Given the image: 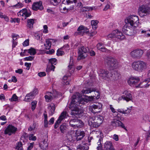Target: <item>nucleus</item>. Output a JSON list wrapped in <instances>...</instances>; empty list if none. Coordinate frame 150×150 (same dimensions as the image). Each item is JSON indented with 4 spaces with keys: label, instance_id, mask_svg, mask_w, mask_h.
<instances>
[{
    "label": "nucleus",
    "instance_id": "obj_1",
    "mask_svg": "<svg viewBox=\"0 0 150 150\" xmlns=\"http://www.w3.org/2000/svg\"><path fill=\"white\" fill-rule=\"evenodd\" d=\"M74 105V104L71 103L69 107L71 111V115L75 116L70 120L69 124L71 127L76 129L83 127L84 123L81 120L78 118L81 116V113L80 112L78 108Z\"/></svg>",
    "mask_w": 150,
    "mask_h": 150
},
{
    "label": "nucleus",
    "instance_id": "obj_2",
    "mask_svg": "<svg viewBox=\"0 0 150 150\" xmlns=\"http://www.w3.org/2000/svg\"><path fill=\"white\" fill-rule=\"evenodd\" d=\"M96 140H98L97 143L98 146H97V150H115L112 142L110 141H106L104 144L103 149H102V144L101 142L102 138L100 136L97 137Z\"/></svg>",
    "mask_w": 150,
    "mask_h": 150
},
{
    "label": "nucleus",
    "instance_id": "obj_3",
    "mask_svg": "<svg viewBox=\"0 0 150 150\" xmlns=\"http://www.w3.org/2000/svg\"><path fill=\"white\" fill-rule=\"evenodd\" d=\"M103 120V117L100 115L90 117L89 118L88 123L91 127L96 128L98 127L102 123Z\"/></svg>",
    "mask_w": 150,
    "mask_h": 150
},
{
    "label": "nucleus",
    "instance_id": "obj_4",
    "mask_svg": "<svg viewBox=\"0 0 150 150\" xmlns=\"http://www.w3.org/2000/svg\"><path fill=\"white\" fill-rule=\"evenodd\" d=\"M125 22L127 25H130L132 28H136L138 26L139 23L138 17L136 16H129L126 18Z\"/></svg>",
    "mask_w": 150,
    "mask_h": 150
},
{
    "label": "nucleus",
    "instance_id": "obj_5",
    "mask_svg": "<svg viewBox=\"0 0 150 150\" xmlns=\"http://www.w3.org/2000/svg\"><path fill=\"white\" fill-rule=\"evenodd\" d=\"M132 67L133 69L139 72H142L147 67L146 63L141 61H137L132 63Z\"/></svg>",
    "mask_w": 150,
    "mask_h": 150
},
{
    "label": "nucleus",
    "instance_id": "obj_6",
    "mask_svg": "<svg viewBox=\"0 0 150 150\" xmlns=\"http://www.w3.org/2000/svg\"><path fill=\"white\" fill-rule=\"evenodd\" d=\"M105 65H107L111 69H116L118 67L117 60L111 56L107 57L105 59Z\"/></svg>",
    "mask_w": 150,
    "mask_h": 150
},
{
    "label": "nucleus",
    "instance_id": "obj_7",
    "mask_svg": "<svg viewBox=\"0 0 150 150\" xmlns=\"http://www.w3.org/2000/svg\"><path fill=\"white\" fill-rule=\"evenodd\" d=\"M108 39H112L115 38L117 40H122L124 39L125 37L122 33L117 30H113L108 35Z\"/></svg>",
    "mask_w": 150,
    "mask_h": 150
},
{
    "label": "nucleus",
    "instance_id": "obj_8",
    "mask_svg": "<svg viewBox=\"0 0 150 150\" xmlns=\"http://www.w3.org/2000/svg\"><path fill=\"white\" fill-rule=\"evenodd\" d=\"M136 28H133L131 26L126 24L122 29V31L123 33L127 35L132 36L135 34L137 33Z\"/></svg>",
    "mask_w": 150,
    "mask_h": 150
},
{
    "label": "nucleus",
    "instance_id": "obj_9",
    "mask_svg": "<svg viewBox=\"0 0 150 150\" xmlns=\"http://www.w3.org/2000/svg\"><path fill=\"white\" fill-rule=\"evenodd\" d=\"M118 115V114L117 115V118L114 119L111 122L112 125L113 127H120L125 129L124 124L120 120H122L123 118L122 117H119Z\"/></svg>",
    "mask_w": 150,
    "mask_h": 150
},
{
    "label": "nucleus",
    "instance_id": "obj_10",
    "mask_svg": "<svg viewBox=\"0 0 150 150\" xmlns=\"http://www.w3.org/2000/svg\"><path fill=\"white\" fill-rule=\"evenodd\" d=\"M88 48L87 49L83 46L79 47L78 53L79 57H80L81 59H84L87 56L86 53L88 51Z\"/></svg>",
    "mask_w": 150,
    "mask_h": 150
},
{
    "label": "nucleus",
    "instance_id": "obj_11",
    "mask_svg": "<svg viewBox=\"0 0 150 150\" xmlns=\"http://www.w3.org/2000/svg\"><path fill=\"white\" fill-rule=\"evenodd\" d=\"M143 53L144 52L142 50L137 49L132 51L130 54L133 58L139 59L141 57Z\"/></svg>",
    "mask_w": 150,
    "mask_h": 150
},
{
    "label": "nucleus",
    "instance_id": "obj_12",
    "mask_svg": "<svg viewBox=\"0 0 150 150\" xmlns=\"http://www.w3.org/2000/svg\"><path fill=\"white\" fill-rule=\"evenodd\" d=\"M18 16L22 17V20H24L27 17L30 16L31 15V13L30 11H28L26 8L23 9L18 13Z\"/></svg>",
    "mask_w": 150,
    "mask_h": 150
},
{
    "label": "nucleus",
    "instance_id": "obj_13",
    "mask_svg": "<svg viewBox=\"0 0 150 150\" xmlns=\"http://www.w3.org/2000/svg\"><path fill=\"white\" fill-rule=\"evenodd\" d=\"M99 74L102 78L107 80L110 78V76L111 74L107 70L103 69H100Z\"/></svg>",
    "mask_w": 150,
    "mask_h": 150
},
{
    "label": "nucleus",
    "instance_id": "obj_14",
    "mask_svg": "<svg viewBox=\"0 0 150 150\" xmlns=\"http://www.w3.org/2000/svg\"><path fill=\"white\" fill-rule=\"evenodd\" d=\"M38 93L37 89L35 88H34L32 92L26 95L24 100L27 102L30 101L31 100L34 98L35 96Z\"/></svg>",
    "mask_w": 150,
    "mask_h": 150
},
{
    "label": "nucleus",
    "instance_id": "obj_15",
    "mask_svg": "<svg viewBox=\"0 0 150 150\" xmlns=\"http://www.w3.org/2000/svg\"><path fill=\"white\" fill-rule=\"evenodd\" d=\"M68 116L67 113L66 111L64 110L61 114L59 118L56 122L54 125V128L55 129L57 128L58 126V125L60 123L61 121L65 118H66Z\"/></svg>",
    "mask_w": 150,
    "mask_h": 150
},
{
    "label": "nucleus",
    "instance_id": "obj_16",
    "mask_svg": "<svg viewBox=\"0 0 150 150\" xmlns=\"http://www.w3.org/2000/svg\"><path fill=\"white\" fill-rule=\"evenodd\" d=\"M17 130V128L12 125H9L4 131V134L11 135L12 134H14Z\"/></svg>",
    "mask_w": 150,
    "mask_h": 150
},
{
    "label": "nucleus",
    "instance_id": "obj_17",
    "mask_svg": "<svg viewBox=\"0 0 150 150\" xmlns=\"http://www.w3.org/2000/svg\"><path fill=\"white\" fill-rule=\"evenodd\" d=\"M140 80V78L138 77H132L128 80L127 82L129 85L133 86H136Z\"/></svg>",
    "mask_w": 150,
    "mask_h": 150
},
{
    "label": "nucleus",
    "instance_id": "obj_18",
    "mask_svg": "<svg viewBox=\"0 0 150 150\" xmlns=\"http://www.w3.org/2000/svg\"><path fill=\"white\" fill-rule=\"evenodd\" d=\"M92 91L96 92V93L97 94V96H96V94H95V96L93 95V96H91V99H93V97H95L97 98H99L100 94L99 92L96 91V89L94 88H88L86 90L83 89L82 91V93L83 94H87L91 93Z\"/></svg>",
    "mask_w": 150,
    "mask_h": 150
},
{
    "label": "nucleus",
    "instance_id": "obj_19",
    "mask_svg": "<svg viewBox=\"0 0 150 150\" xmlns=\"http://www.w3.org/2000/svg\"><path fill=\"white\" fill-rule=\"evenodd\" d=\"M58 93L56 91H53L52 93H48V94L45 96L46 101L47 102L50 101L54 98L56 97Z\"/></svg>",
    "mask_w": 150,
    "mask_h": 150
},
{
    "label": "nucleus",
    "instance_id": "obj_20",
    "mask_svg": "<svg viewBox=\"0 0 150 150\" xmlns=\"http://www.w3.org/2000/svg\"><path fill=\"white\" fill-rule=\"evenodd\" d=\"M43 8L42 3L41 1L34 2L32 5V8L35 11H37L38 10H42Z\"/></svg>",
    "mask_w": 150,
    "mask_h": 150
},
{
    "label": "nucleus",
    "instance_id": "obj_21",
    "mask_svg": "<svg viewBox=\"0 0 150 150\" xmlns=\"http://www.w3.org/2000/svg\"><path fill=\"white\" fill-rule=\"evenodd\" d=\"M101 107V105L100 106V105L93 104L89 107V110L92 113H96L100 112V109Z\"/></svg>",
    "mask_w": 150,
    "mask_h": 150
},
{
    "label": "nucleus",
    "instance_id": "obj_22",
    "mask_svg": "<svg viewBox=\"0 0 150 150\" xmlns=\"http://www.w3.org/2000/svg\"><path fill=\"white\" fill-rule=\"evenodd\" d=\"M82 95L78 92H76L75 93L73 96L72 97V102L70 103V105L72 103L74 104V106H75L76 107L77 106L74 103V102H78L79 100L80 99V98L81 97Z\"/></svg>",
    "mask_w": 150,
    "mask_h": 150
},
{
    "label": "nucleus",
    "instance_id": "obj_23",
    "mask_svg": "<svg viewBox=\"0 0 150 150\" xmlns=\"http://www.w3.org/2000/svg\"><path fill=\"white\" fill-rule=\"evenodd\" d=\"M110 77L112 79V81H117L120 78V74L118 71H114L111 74Z\"/></svg>",
    "mask_w": 150,
    "mask_h": 150
},
{
    "label": "nucleus",
    "instance_id": "obj_24",
    "mask_svg": "<svg viewBox=\"0 0 150 150\" xmlns=\"http://www.w3.org/2000/svg\"><path fill=\"white\" fill-rule=\"evenodd\" d=\"M85 135V133L83 131L77 130L76 132V140L77 141L81 140Z\"/></svg>",
    "mask_w": 150,
    "mask_h": 150
},
{
    "label": "nucleus",
    "instance_id": "obj_25",
    "mask_svg": "<svg viewBox=\"0 0 150 150\" xmlns=\"http://www.w3.org/2000/svg\"><path fill=\"white\" fill-rule=\"evenodd\" d=\"M88 146L87 143L83 142V143L79 144L77 147V150H88Z\"/></svg>",
    "mask_w": 150,
    "mask_h": 150
},
{
    "label": "nucleus",
    "instance_id": "obj_26",
    "mask_svg": "<svg viewBox=\"0 0 150 150\" xmlns=\"http://www.w3.org/2000/svg\"><path fill=\"white\" fill-rule=\"evenodd\" d=\"M147 81H148V79L147 80H145L144 81L140 82L138 85H137V86H136V88H148L149 86V84H148Z\"/></svg>",
    "mask_w": 150,
    "mask_h": 150
},
{
    "label": "nucleus",
    "instance_id": "obj_27",
    "mask_svg": "<svg viewBox=\"0 0 150 150\" xmlns=\"http://www.w3.org/2000/svg\"><path fill=\"white\" fill-rule=\"evenodd\" d=\"M77 2V0H73V1H71L68 0L67 1V5L69 7L68 8L67 10H69V11L72 10L74 9V5L73 4V3L75 4Z\"/></svg>",
    "mask_w": 150,
    "mask_h": 150
},
{
    "label": "nucleus",
    "instance_id": "obj_28",
    "mask_svg": "<svg viewBox=\"0 0 150 150\" xmlns=\"http://www.w3.org/2000/svg\"><path fill=\"white\" fill-rule=\"evenodd\" d=\"M122 98L127 101L132 100V98L131 94L129 93H125V95L122 96Z\"/></svg>",
    "mask_w": 150,
    "mask_h": 150
},
{
    "label": "nucleus",
    "instance_id": "obj_29",
    "mask_svg": "<svg viewBox=\"0 0 150 150\" xmlns=\"http://www.w3.org/2000/svg\"><path fill=\"white\" fill-rule=\"evenodd\" d=\"M34 23V19H29L27 20V26L30 29L33 27V24Z\"/></svg>",
    "mask_w": 150,
    "mask_h": 150
},
{
    "label": "nucleus",
    "instance_id": "obj_30",
    "mask_svg": "<svg viewBox=\"0 0 150 150\" xmlns=\"http://www.w3.org/2000/svg\"><path fill=\"white\" fill-rule=\"evenodd\" d=\"M44 45L46 49L49 50L50 48L51 45V42L49 39L46 40V42Z\"/></svg>",
    "mask_w": 150,
    "mask_h": 150
},
{
    "label": "nucleus",
    "instance_id": "obj_31",
    "mask_svg": "<svg viewBox=\"0 0 150 150\" xmlns=\"http://www.w3.org/2000/svg\"><path fill=\"white\" fill-rule=\"evenodd\" d=\"M47 112L46 111L44 112L43 115L44 117V126L45 127H48L47 116L46 114Z\"/></svg>",
    "mask_w": 150,
    "mask_h": 150
},
{
    "label": "nucleus",
    "instance_id": "obj_32",
    "mask_svg": "<svg viewBox=\"0 0 150 150\" xmlns=\"http://www.w3.org/2000/svg\"><path fill=\"white\" fill-rule=\"evenodd\" d=\"M98 21L97 20H93L91 21V25L93 29L96 30L97 27Z\"/></svg>",
    "mask_w": 150,
    "mask_h": 150
},
{
    "label": "nucleus",
    "instance_id": "obj_33",
    "mask_svg": "<svg viewBox=\"0 0 150 150\" xmlns=\"http://www.w3.org/2000/svg\"><path fill=\"white\" fill-rule=\"evenodd\" d=\"M149 31V30L147 31ZM146 30H143L142 29H140L139 30V33L140 34H142V35L145 37H150V34L149 33H147Z\"/></svg>",
    "mask_w": 150,
    "mask_h": 150
},
{
    "label": "nucleus",
    "instance_id": "obj_34",
    "mask_svg": "<svg viewBox=\"0 0 150 150\" xmlns=\"http://www.w3.org/2000/svg\"><path fill=\"white\" fill-rule=\"evenodd\" d=\"M28 51V52L31 55H34L36 53V50L35 49L31 47L28 50H24V52L27 51Z\"/></svg>",
    "mask_w": 150,
    "mask_h": 150
},
{
    "label": "nucleus",
    "instance_id": "obj_35",
    "mask_svg": "<svg viewBox=\"0 0 150 150\" xmlns=\"http://www.w3.org/2000/svg\"><path fill=\"white\" fill-rule=\"evenodd\" d=\"M50 107L51 108L49 111V114L50 115H52L54 113L55 109V105L54 104H52L50 106Z\"/></svg>",
    "mask_w": 150,
    "mask_h": 150
},
{
    "label": "nucleus",
    "instance_id": "obj_36",
    "mask_svg": "<svg viewBox=\"0 0 150 150\" xmlns=\"http://www.w3.org/2000/svg\"><path fill=\"white\" fill-rule=\"evenodd\" d=\"M67 127L65 124H62L60 127V129L61 132L62 133H64L66 130Z\"/></svg>",
    "mask_w": 150,
    "mask_h": 150
},
{
    "label": "nucleus",
    "instance_id": "obj_37",
    "mask_svg": "<svg viewBox=\"0 0 150 150\" xmlns=\"http://www.w3.org/2000/svg\"><path fill=\"white\" fill-rule=\"evenodd\" d=\"M55 68V67L53 65H49L47 67L46 69V71L49 72L51 71H54Z\"/></svg>",
    "mask_w": 150,
    "mask_h": 150
},
{
    "label": "nucleus",
    "instance_id": "obj_38",
    "mask_svg": "<svg viewBox=\"0 0 150 150\" xmlns=\"http://www.w3.org/2000/svg\"><path fill=\"white\" fill-rule=\"evenodd\" d=\"M93 9V8L92 7H83L81 9V10L82 12H85L88 11H92Z\"/></svg>",
    "mask_w": 150,
    "mask_h": 150
},
{
    "label": "nucleus",
    "instance_id": "obj_39",
    "mask_svg": "<svg viewBox=\"0 0 150 150\" xmlns=\"http://www.w3.org/2000/svg\"><path fill=\"white\" fill-rule=\"evenodd\" d=\"M100 44L97 45V47L98 49L103 52H108L109 51V50L105 48V47H100L99 46H100Z\"/></svg>",
    "mask_w": 150,
    "mask_h": 150
},
{
    "label": "nucleus",
    "instance_id": "obj_40",
    "mask_svg": "<svg viewBox=\"0 0 150 150\" xmlns=\"http://www.w3.org/2000/svg\"><path fill=\"white\" fill-rule=\"evenodd\" d=\"M50 2L54 6H57L60 2V0H50Z\"/></svg>",
    "mask_w": 150,
    "mask_h": 150
},
{
    "label": "nucleus",
    "instance_id": "obj_41",
    "mask_svg": "<svg viewBox=\"0 0 150 150\" xmlns=\"http://www.w3.org/2000/svg\"><path fill=\"white\" fill-rule=\"evenodd\" d=\"M86 27L83 25L80 26L77 29V31H78V34L81 35V32L83 30H85Z\"/></svg>",
    "mask_w": 150,
    "mask_h": 150
},
{
    "label": "nucleus",
    "instance_id": "obj_42",
    "mask_svg": "<svg viewBox=\"0 0 150 150\" xmlns=\"http://www.w3.org/2000/svg\"><path fill=\"white\" fill-rule=\"evenodd\" d=\"M73 61L74 60L73 57H70L69 64V65L68 66V67L69 68L71 69V66L74 65V63Z\"/></svg>",
    "mask_w": 150,
    "mask_h": 150
},
{
    "label": "nucleus",
    "instance_id": "obj_43",
    "mask_svg": "<svg viewBox=\"0 0 150 150\" xmlns=\"http://www.w3.org/2000/svg\"><path fill=\"white\" fill-rule=\"evenodd\" d=\"M128 109V108H127V110H124L123 109H118L117 110L118 112H120L121 113H123L124 114H128L131 112V110H129L130 111H128V112H126L127 111V110Z\"/></svg>",
    "mask_w": 150,
    "mask_h": 150
},
{
    "label": "nucleus",
    "instance_id": "obj_44",
    "mask_svg": "<svg viewBox=\"0 0 150 150\" xmlns=\"http://www.w3.org/2000/svg\"><path fill=\"white\" fill-rule=\"evenodd\" d=\"M37 103V101H33L31 103V109L32 110H33L35 109Z\"/></svg>",
    "mask_w": 150,
    "mask_h": 150
},
{
    "label": "nucleus",
    "instance_id": "obj_45",
    "mask_svg": "<svg viewBox=\"0 0 150 150\" xmlns=\"http://www.w3.org/2000/svg\"><path fill=\"white\" fill-rule=\"evenodd\" d=\"M60 49H62V50H65L66 51L68 52L69 50V46L67 44H66L62 47Z\"/></svg>",
    "mask_w": 150,
    "mask_h": 150
},
{
    "label": "nucleus",
    "instance_id": "obj_46",
    "mask_svg": "<svg viewBox=\"0 0 150 150\" xmlns=\"http://www.w3.org/2000/svg\"><path fill=\"white\" fill-rule=\"evenodd\" d=\"M57 59L55 58H51L49 59V62L51 63L50 65H55L57 63Z\"/></svg>",
    "mask_w": 150,
    "mask_h": 150
},
{
    "label": "nucleus",
    "instance_id": "obj_47",
    "mask_svg": "<svg viewBox=\"0 0 150 150\" xmlns=\"http://www.w3.org/2000/svg\"><path fill=\"white\" fill-rule=\"evenodd\" d=\"M9 100L11 101H16L18 100V97L15 94H14L13 95L12 98H11L9 99Z\"/></svg>",
    "mask_w": 150,
    "mask_h": 150
},
{
    "label": "nucleus",
    "instance_id": "obj_48",
    "mask_svg": "<svg viewBox=\"0 0 150 150\" xmlns=\"http://www.w3.org/2000/svg\"><path fill=\"white\" fill-rule=\"evenodd\" d=\"M29 139L30 140L35 141L36 140L37 137L34 136L33 134H31L29 135Z\"/></svg>",
    "mask_w": 150,
    "mask_h": 150
},
{
    "label": "nucleus",
    "instance_id": "obj_49",
    "mask_svg": "<svg viewBox=\"0 0 150 150\" xmlns=\"http://www.w3.org/2000/svg\"><path fill=\"white\" fill-rule=\"evenodd\" d=\"M64 52L60 50H57V56H62L64 54Z\"/></svg>",
    "mask_w": 150,
    "mask_h": 150
},
{
    "label": "nucleus",
    "instance_id": "obj_50",
    "mask_svg": "<svg viewBox=\"0 0 150 150\" xmlns=\"http://www.w3.org/2000/svg\"><path fill=\"white\" fill-rule=\"evenodd\" d=\"M68 8H67L65 7L63 8H62L60 9V11L61 12L63 13H68L69 11L67 10Z\"/></svg>",
    "mask_w": 150,
    "mask_h": 150
},
{
    "label": "nucleus",
    "instance_id": "obj_51",
    "mask_svg": "<svg viewBox=\"0 0 150 150\" xmlns=\"http://www.w3.org/2000/svg\"><path fill=\"white\" fill-rule=\"evenodd\" d=\"M36 124L34 122L32 126H30L28 128V130L30 131H32L33 130H34L35 128Z\"/></svg>",
    "mask_w": 150,
    "mask_h": 150
},
{
    "label": "nucleus",
    "instance_id": "obj_52",
    "mask_svg": "<svg viewBox=\"0 0 150 150\" xmlns=\"http://www.w3.org/2000/svg\"><path fill=\"white\" fill-rule=\"evenodd\" d=\"M34 58V57L30 56L24 58V60L25 61H32L33 60Z\"/></svg>",
    "mask_w": 150,
    "mask_h": 150
},
{
    "label": "nucleus",
    "instance_id": "obj_53",
    "mask_svg": "<svg viewBox=\"0 0 150 150\" xmlns=\"http://www.w3.org/2000/svg\"><path fill=\"white\" fill-rule=\"evenodd\" d=\"M44 30L43 33H48V27L46 25H44L43 26Z\"/></svg>",
    "mask_w": 150,
    "mask_h": 150
},
{
    "label": "nucleus",
    "instance_id": "obj_54",
    "mask_svg": "<svg viewBox=\"0 0 150 150\" xmlns=\"http://www.w3.org/2000/svg\"><path fill=\"white\" fill-rule=\"evenodd\" d=\"M85 29V30L83 29V30L82 31H81V35H83L84 33H87L89 32V30L86 27V28Z\"/></svg>",
    "mask_w": 150,
    "mask_h": 150
},
{
    "label": "nucleus",
    "instance_id": "obj_55",
    "mask_svg": "<svg viewBox=\"0 0 150 150\" xmlns=\"http://www.w3.org/2000/svg\"><path fill=\"white\" fill-rule=\"evenodd\" d=\"M48 144H45L43 145H41V148L43 150H46L48 148Z\"/></svg>",
    "mask_w": 150,
    "mask_h": 150
},
{
    "label": "nucleus",
    "instance_id": "obj_56",
    "mask_svg": "<svg viewBox=\"0 0 150 150\" xmlns=\"http://www.w3.org/2000/svg\"><path fill=\"white\" fill-rule=\"evenodd\" d=\"M23 45L24 46H26L29 45V40L27 39L25 40L23 43Z\"/></svg>",
    "mask_w": 150,
    "mask_h": 150
},
{
    "label": "nucleus",
    "instance_id": "obj_57",
    "mask_svg": "<svg viewBox=\"0 0 150 150\" xmlns=\"http://www.w3.org/2000/svg\"><path fill=\"white\" fill-rule=\"evenodd\" d=\"M31 65V63H28L26 62L25 63V65L26 67V69L28 70L30 69V67Z\"/></svg>",
    "mask_w": 150,
    "mask_h": 150
},
{
    "label": "nucleus",
    "instance_id": "obj_58",
    "mask_svg": "<svg viewBox=\"0 0 150 150\" xmlns=\"http://www.w3.org/2000/svg\"><path fill=\"white\" fill-rule=\"evenodd\" d=\"M23 4L21 3H18L17 4H16L14 5L13 6L15 7H16L17 8H20L21 7H23Z\"/></svg>",
    "mask_w": 150,
    "mask_h": 150
},
{
    "label": "nucleus",
    "instance_id": "obj_59",
    "mask_svg": "<svg viewBox=\"0 0 150 150\" xmlns=\"http://www.w3.org/2000/svg\"><path fill=\"white\" fill-rule=\"evenodd\" d=\"M34 36L35 38L37 40H39L40 39V36L39 34L38 33H35L34 34Z\"/></svg>",
    "mask_w": 150,
    "mask_h": 150
},
{
    "label": "nucleus",
    "instance_id": "obj_60",
    "mask_svg": "<svg viewBox=\"0 0 150 150\" xmlns=\"http://www.w3.org/2000/svg\"><path fill=\"white\" fill-rule=\"evenodd\" d=\"M54 52V51L53 49H51L49 50V51H47L46 52V54H51L53 53Z\"/></svg>",
    "mask_w": 150,
    "mask_h": 150
},
{
    "label": "nucleus",
    "instance_id": "obj_61",
    "mask_svg": "<svg viewBox=\"0 0 150 150\" xmlns=\"http://www.w3.org/2000/svg\"><path fill=\"white\" fill-rule=\"evenodd\" d=\"M38 75L40 77H42L45 76L46 75V73L45 72H41L39 73Z\"/></svg>",
    "mask_w": 150,
    "mask_h": 150
},
{
    "label": "nucleus",
    "instance_id": "obj_62",
    "mask_svg": "<svg viewBox=\"0 0 150 150\" xmlns=\"http://www.w3.org/2000/svg\"><path fill=\"white\" fill-rule=\"evenodd\" d=\"M34 143H31L30 144V145L28 147L27 150H31L33 148Z\"/></svg>",
    "mask_w": 150,
    "mask_h": 150
},
{
    "label": "nucleus",
    "instance_id": "obj_63",
    "mask_svg": "<svg viewBox=\"0 0 150 150\" xmlns=\"http://www.w3.org/2000/svg\"><path fill=\"white\" fill-rule=\"evenodd\" d=\"M23 146V144L21 142H18L17 144V146L16 147V149H18V148L22 146Z\"/></svg>",
    "mask_w": 150,
    "mask_h": 150
},
{
    "label": "nucleus",
    "instance_id": "obj_64",
    "mask_svg": "<svg viewBox=\"0 0 150 150\" xmlns=\"http://www.w3.org/2000/svg\"><path fill=\"white\" fill-rule=\"evenodd\" d=\"M23 72V70L21 69H19L17 70H15V72L16 73H18L19 74H21Z\"/></svg>",
    "mask_w": 150,
    "mask_h": 150
}]
</instances>
